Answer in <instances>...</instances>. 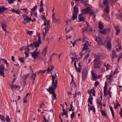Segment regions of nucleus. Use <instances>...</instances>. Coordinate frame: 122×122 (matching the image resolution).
I'll return each instance as SVG.
<instances>
[{
  "instance_id": "1",
  "label": "nucleus",
  "mask_w": 122,
  "mask_h": 122,
  "mask_svg": "<svg viewBox=\"0 0 122 122\" xmlns=\"http://www.w3.org/2000/svg\"><path fill=\"white\" fill-rule=\"evenodd\" d=\"M56 75V74L55 76L52 75V82L51 87L50 86L48 89H47V90L49 89L50 90H55L57 88V78L55 77Z\"/></svg>"
},
{
  "instance_id": "2",
  "label": "nucleus",
  "mask_w": 122,
  "mask_h": 122,
  "mask_svg": "<svg viewBox=\"0 0 122 122\" xmlns=\"http://www.w3.org/2000/svg\"><path fill=\"white\" fill-rule=\"evenodd\" d=\"M94 64L93 66L94 68H97L100 67L101 65V61L98 58H95L93 60Z\"/></svg>"
},
{
  "instance_id": "3",
  "label": "nucleus",
  "mask_w": 122,
  "mask_h": 122,
  "mask_svg": "<svg viewBox=\"0 0 122 122\" xmlns=\"http://www.w3.org/2000/svg\"><path fill=\"white\" fill-rule=\"evenodd\" d=\"M111 39L110 37H108L107 39L106 48L109 50H110L112 49V45L111 42Z\"/></svg>"
},
{
  "instance_id": "4",
  "label": "nucleus",
  "mask_w": 122,
  "mask_h": 122,
  "mask_svg": "<svg viewBox=\"0 0 122 122\" xmlns=\"http://www.w3.org/2000/svg\"><path fill=\"white\" fill-rule=\"evenodd\" d=\"M95 40L97 41L98 44H100L102 46H103L104 45L102 40L101 38L99 36H96V38L95 39Z\"/></svg>"
},
{
  "instance_id": "5",
  "label": "nucleus",
  "mask_w": 122,
  "mask_h": 122,
  "mask_svg": "<svg viewBox=\"0 0 122 122\" xmlns=\"http://www.w3.org/2000/svg\"><path fill=\"white\" fill-rule=\"evenodd\" d=\"M87 92L88 93L89 95H90L88 99V102H89L90 104L92 105V101L93 100V98L92 97V96H91L92 91L91 90L90 91L89 90H88L87 91Z\"/></svg>"
},
{
  "instance_id": "6",
  "label": "nucleus",
  "mask_w": 122,
  "mask_h": 122,
  "mask_svg": "<svg viewBox=\"0 0 122 122\" xmlns=\"http://www.w3.org/2000/svg\"><path fill=\"white\" fill-rule=\"evenodd\" d=\"M52 95V97L54 100H56V99L57 97L56 95L55 92V90H50L49 89L47 90Z\"/></svg>"
},
{
  "instance_id": "7",
  "label": "nucleus",
  "mask_w": 122,
  "mask_h": 122,
  "mask_svg": "<svg viewBox=\"0 0 122 122\" xmlns=\"http://www.w3.org/2000/svg\"><path fill=\"white\" fill-rule=\"evenodd\" d=\"M82 79L83 80H85L86 78L87 75V71L86 70H84L82 72Z\"/></svg>"
},
{
  "instance_id": "8",
  "label": "nucleus",
  "mask_w": 122,
  "mask_h": 122,
  "mask_svg": "<svg viewBox=\"0 0 122 122\" xmlns=\"http://www.w3.org/2000/svg\"><path fill=\"white\" fill-rule=\"evenodd\" d=\"M5 71V68L4 65H1L0 66V74L1 76H4Z\"/></svg>"
},
{
  "instance_id": "9",
  "label": "nucleus",
  "mask_w": 122,
  "mask_h": 122,
  "mask_svg": "<svg viewBox=\"0 0 122 122\" xmlns=\"http://www.w3.org/2000/svg\"><path fill=\"white\" fill-rule=\"evenodd\" d=\"M91 10V8L90 7H87L85 9H82L81 10V11L82 12L84 13L87 14L88 13L89 11Z\"/></svg>"
},
{
  "instance_id": "10",
  "label": "nucleus",
  "mask_w": 122,
  "mask_h": 122,
  "mask_svg": "<svg viewBox=\"0 0 122 122\" xmlns=\"http://www.w3.org/2000/svg\"><path fill=\"white\" fill-rule=\"evenodd\" d=\"M30 20H31V18L26 16L24 19L23 22L24 24H26L29 21H30Z\"/></svg>"
},
{
  "instance_id": "11",
  "label": "nucleus",
  "mask_w": 122,
  "mask_h": 122,
  "mask_svg": "<svg viewBox=\"0 0 122 122\" xmlns=\"http://www.w3.org/2000/svg\"><path fill=\"white\" fill-rule=\"evenodd\" d=\"M1 26L2 30H6V24L5 21H3L1 23Z\"/></svg>"
},
{
  "instance_id": "12",
  "label": "nucleus",
  "mask_w": 122,
  "mask_h": 122,
  "mask_svg": "<svg viewBox=\"0 0 122 122\" xmlns=\"http://www.w3.org/2000/svg\"><path fill=\"white\" fill-rule=\"evenodd\" d=\"M77 14L73 13L72 18L69 20V21L71 22V20H74L77 18Z\"/></svg>"
},
{
  "instance_id": "13",
  "label": "nucleus",
  "mask_w": 122,
  "mask_h": 122,
  "mask_svg": "<svg viewBox=\"0 0 122 122\" xmlns=\"http://www.w3.org/2000/svg\"><path fill=\"white\" fill-rule=\"evenodd\" d=\"M30 53L31 54L32 56L34 59H35L36 57L38 56L37 54L36 53V52L35 51H34L32 52H31Z\"/></svg>"
},
{
  "instance_id": "14",
  "label": "nucleus",
  "mask_w": 122,
  "mask_h": 122,
  "mask_svg": "<svg viewBox=\"0 0 122 122\" xmlns=\"http://www.w3.org/2000/svg\"><path fill=\"white\" fill-rule=\"evenodd\" d=\"M8 10V8L3 7L2 6H0V14H2L5 10Z\"/></svg>"
},
{
  "instance_id": "15",
  "label": "nucleus",
  "mask_w": 122,
  "mask_h": 122,
  "mask_svg": "<svg viewBox=\"0 0 122 122\" xmlns=\"http://www.w3.org/2000/svg\"><path fill=\"white\" fill-rule=\"evenodd\" d=\"M92 76L93 80L95 81L97 79V74L93 72H92Z\"/></svg>"
},
{
  "instance_id": "16",
  "label": "nucleus",
  "mask_w": 122,
  "mask_h": 122,
  "mask_svg": "<svg viewBox=\"0 0 122 122\" xmlns=\"http://www.w3.org/2000/svg\"><path fill=\"white\" fill-rule=\"evenodd\" d=\"M118 27L119 26L118 25L117 26H116L114 27V28L116 30V35H118V33L121 31V30L118 29Z\"/></svg>"
},
{
  "instance_id": "17",
  "label": "nucleus",
  "mask_w": 122,
  "mask_h": 122,
  "mask_svg": "<svg viewBox=\"0 0 122 122\" xmlns=\"http://www.w3.org/2000/svg\"><path fill=\"white\" fill-rule=\"evenodd\" d=\"M36 76V73H35L33 74V75L31 76V83L33 85L34 82V81L35 79V77Z\"/></svg>"
},
{
  "instance_id": "18",
  "label": "nucleus",
  "mask_w": 122,
  "mask_h": 122,
  "mask_svg": "<svg viewBox=\"0 0 122 122\" xmlns=\"http://www.w3.org/2000/svg\"><path fill=\"white\" fill-rule=\"evenodd\" d=\"M79 12L78 8L76 6H74L73 8V13L77 14Z\"/></svg>"
},
{
  "instance_id": "19",
  "label": "nucleus",
  "mask_w": 122,
  "mask_h": 122,
  "mask_svg": "<svg viewBox=\"0 0 122 122\" xmlns=\"http://www.w3.org/2000/svg\"><path fill=\"white\" fill-rule=\"evenodd\" d=\"M113 76L112 74H110L109 76V77L107 78V80H108V82L111 83L113 80Z\"/></svg>"
},
{
  "instance_id": "20",
  "label": "nucleus",
  "mask_w": 122,
  "mask_h": 122,
  "mask_svg": "<svg viewBox=\"0 0 122 122\" xmlns=\"http://www.w3.org/2000/svg\"><path fill=\"white\" fill-rule=\"evenodd\" d=\"M37 5H35L31 9L30 14H31V16L33 15V11H35L36 9L37 8Z\"/></svg>"
},
{
  "instance_id": "21",
  "label": "nucleus",
  "mask_w": 122,
  "mask_h": 122,
  "mask_svg": "<svg viewBox=\"0 0 122 122\" xmlns=\"http://www.w3.org/2000/svg\"><path fill=\"white\" fill-rule=\"evenodd\" d=\"M11 11L13 12H14L18 14H19L21 12L18 9L17 10H16L14 9H13L11 10Z\"/></svg>"
},
{
  "instance_id": "22",
  "label": "nucleus",
  "mask_w": 122,
  "mask_h": 122,
  "mask_svg": "<svg viewBox=\"0 0 122 122\" xmlns=\"http://www.w3.org/2000/svg\"><path fill=\"white\" fill-rule=\"evenodd\" d=\"M106 8L105 9V11L107 13H109L110 11V7L108 5H106Z\"/></svg>"
},
{
  "instance_id": "23",
  "label": "nucleus",
  "mask_w": 122,
  "mask_h": 122,
  "mask_svg": "<svg viewBox=\"0 0 122 122\" xmlns=\"http://www.w3.org/2000/svg\"><path fill=\"white\" fill-rule=\"evenodd\" d=\"M18 86L16 85L12 84L10 85V88L12 89L13 88L14 89L16 90L18 88Z\"/></svg>"
},
{
  "instance_id": "24",
  "label": "nucleus",
  "mask_w": 122,
  "mask_h": 122,
  "mask_svg": "<svg viewBox=\"0 0 122 122\" xmlns=\"http://www.w3.org/2000/svg\"><path fill=\"white\" fill-rule=\"evenodd\" d=\"M109 3V2L108 0H103V3L104 5H108Z\"/></svg>"
},
{
  "instance_id": "25",
  "label": "nucleus",
  "mask_w": 122,
  "mask_h": 122,
  "mask_svg": "<svg viewBox=\"0 0 122 122\" xmlns=\"http://www.w3.org/2000/svg\"><path fill=\"white\" fill-rule=\"evenodd\" d=\"M33 46L35 47H37L40 46V45L37 42H35L34 41L33 42Z\"/></svg>"
},
{
  "instance_id": "26",
  "label": "nucleus",
  "mask_w": 122,
  "mask_h": 122,
  "mask_svg": "<svg viewBox=\"0 0 122 122\" xmlns=\"http://www.w3.org/2000/svg\"><path fill=\"white\" fill-rule=\"evenodd\" d=\"M88 47L87 46V44L86 43H85L84 45V47L82 49V51L85 50H88Z\"/></svg>"
},
{
  "instance_id": "27",
  "label": "nucleus",
  "mask_w": 122,
  "mask_h": 122,
  "mask_svg": "<svg viewBox=\"0 0 122 122\" xmlns=\"http://www.w3.org/2000/svg\"><path fill=\"white\" fill-rule=\"evenodd\" d=\"M98 28L100 30H102L103 29L104 26L100 22H99L98 24Z\"/></svg>"
},
{
  "instance_id": "28",
  "label": "nucleus",
  "mask_w": 122,
  "mask_h": 122,
  "mask_svg": "<svg viewBox=\"0 0 122 122\" xmlns=\"http://www.w3.org/2000/svg\"><path fill=\"white\" fill-rule=\"evenodd\" d=\"M29 73H28L27 74H25L24 75V77H23V78H24V80H26V79L28 78V77L29 76Z\"/></svg>"
},
{
  "instance_id": "29",
  "label": "nucleus",
  "mask_w": 122,
  "mask_h": 122,
  "mask_svg": "<svg viewBox=\"0 0 122 122\" xmlns=\"http://www.w3.org/2000/svg\"><path fill=\"white\" fill-rule=\"evenodd\" d=\"M0 119L2 121H3L4 122H5V117L2 115H0Z\"/></svg>"
},
{
  "instance_id": "30",
  "label": "nucleus",
  "mask_w": 122,
  "mask_h": 122,
  "mask_svg": "<svg viewBox=\"0 0 122 122\" xmlns=\"http://www.w3.org/2000/svg\"><path fill=\"white\" fill-rule=\"evenodd\" d=\"M79 22H81L84 21V18L83 16L78 17Z\"/></svg>"
},
{
  "instance_id": "31",
  "label": "nucleus",
  "mask_w": 122,
  "mask_h": 122,
  "mask_svg": "<svg viewBox=\"0 0 122 122\" xmlns=\"http://www.w3.org/2000/svg\"><path fill=\"white\" fill-rule=\"evenodd\" d=\"M55 23H59L60 22V20L59 19H55L53 21Z\"/></svg>"
},
{
  "instance_id": "32",
  "label": "nucleus",
  "mask_w": 122,
  "mask_h": 122,
  "mask_svg": "<svg viewBox=\"0 0 122 122\" xmlns=\"http://www.w3.org/2000/svg\"><path fill=\"white\" fill-rule=\"evenodd\" d=\"M100 111L101 112L102 115L103 116H105V117H106L107 115L106 112L104 111L103 110H101Z\"/></svg>"
},
{
  "instance_id": "33",
  "label": "nucleus",
  "mask_w": 122,
  "mask_h": 122,
  "mask_svg": "<svg viewBox=\"0 0 122 122\" xmlns=\"http://www.w3.org/2000/svg\"><path fill=\"white\" fill-rule=\"evenodd\" d=\"M104 66L106 67L107 70L108 69V68H109L111 67V66L109 64H107L106 63H104Z\"/></svg>"
},
{
  "instance_id": "34",
  "label": "nucleus",
  "mask_w": 122,
  "mask_h": 122,
  "mask_svg": "<svg viewBox=\"0 0 122 122\" xmlns=\"http://www.w3.org/2000/svg\"><path fill=\"white\" fill-rule=\"evenodd\" d=\"M97 102L98 104L100 105L101 107L102 108V101L101 100H100L99 99H97Z\"/></svg>"
},
{
  "instance_id": "35",
  "label": "nucleus",
  "mask_w": 122,
  "mask_h": 122,
  "mask_svg": "<svg viewBox=\"0 0 122 122\" xmlns=\"http://www.w3.org/2000/svg\"><path fill=\"white\" fill-rule=\"evenodd\" d=\"M105 34H106L110 32V30L111 29L110 28H106L105 29Z\"/></svg>"
},
{
  "instance_id": "36",
  "label": "nucleus",
  "mask_w": 122,
  "mask_h": 122,
  "mask_svg": "<svg viewBox=\"0 0 122 122\" xmlns=\"http://www.w3.org/2000/svg\"><path fill=\"white\" fill-rule=\"evenodd\" d=\"M5 120L7 122H10V119L9 116H8L7 115H6Z\"/></svg>"
},
{
  "instance_id": "37",
  "label": "nucleus",
  "mask_w": 122,
  "mask_h": 122,
  "mask_svg": "<svg viewBox=\"0 0 122 122\" xmlns=\"http://www.w3.org/2000/svg\"><path fill=\"white\" fill-rule=\"evenodd\" d=\"M90 55V54L89 53H87V55L84 56L83 60H87V58H88V57H89Z\"/></svg>"
},
{
  "instance_id": "38",
  "label": "nucleus",
  "mask_w": 122,
  "mask_h": 122,
  "mask_svg": "<svg viewBox=\"0 0 122 122\" xmlns=\"http://www.w3.org/2000/svg\"><path fill=\"white\" fill-rule=\"evenodd\" d=\"M91 90L92 91H92H93V96H95V90L94 89V87H93L92 89H91Z\"/></svg>"
},
{
  "instance_id": "39",
  "label": "nucleus",
  "mask_w": 122,
  "mask_h": 122,
  "mask_svg": "<svg viewBox=\"0 0 122 122\" xmlns=\"http://www.w3.org/2000/svg\"><path fill=\"white\" fill-rule=\"evenodd\" d=\"M91 90L92 91H92H93V96H95V90L94 89V87H93L92 89H91Z\"/></svg>"
},
{
  "instance_id": "40",
  "label": "nucleus",
  "mask_w": 122,
  "mask_h": 122,
  "mask_svg": "<svg viewBox=\"0 0 122 122\" xmlns=\"http://www.w3.org/2000/svg\"><path fill=\"white\" fill-rule=\"evenodd\" d=\"M112 55L114 56V57H117V54L116 53V51L114 50L112 51Z\"/></svg>"
},
{
  "instance_id": "41",
  "label": "nucleus",
  "mask_w": 122,
  "mask_h": 122,
  "mask_svg": "<svg viewBox=\"0 0 122 122\" xmlns=\"http://www.w3.org/2000/svg\"><path fill=\"white\" fill-rule=\"evenodd\" d=\"M19 60L22 63H23L24 62V58L21 57L20 58L19 57H18Z\"/></svg>"
},
{
  "instance_id": "42",
  "label": "nucleus",
  "mask_w": 122,
  "mask_h": 122,
  "mask_svg": "<svg viewBox=\"0 0 122 122\" xmlns=\"http://www.w3.org/2000/svg\"><path fill=\"white\" fill-rule=\"evenodd\" d=\"M75 115L74 112L73 111L72 112V113L71 114V118L72 120L73 118V117H74Z\"/></svg>"
},
{
  "instance_id": "43",
  "label": "nucleus",
  "mask_w": 122,
  "mask_h": 122,
  "mask_svg": "<svg viewBox=\"0 0 122 122\" xmlns=\"http://www.w3.org/2000/svg\"><path fill=\"white\" fill-rule=\"evenodd\" d=\"M43 118L44 120V122H49V120H48V119H46L45 116H43Z\"/></svg>"
},
{
  "instance_id": "44",
  "label": "nucleus",
  "mask_w": 122,
  "mask_h": 122,
  "mask_svg": "<svg viewBox=\"0 0 122 122\" xmlns=\"http://www.w3.org/2000/svg\"><path fill=\"white\" fill-rule=\"evenodd\" d=\"M99 32L102 34H105V29H103V30H100Z\"/></svg>"
},
{
  "instance_id": "45",
  "label": "nucleus",
  "mask_w": 122,
  "mask_h": 122,
  "mask_svg": "<svg viewBox=\"0 0 122 122\" xmlns=\"http://www.w3.org/2000/svg\"><path fill=\"white\" fill-rule=\"evenodd\" d=\"M122 58V55L121 54L119 56L118 59L117 60V61L118 62L120 60V59Z\"/></svg>"
},
{
  "instance_id": "46",
  "label": "nucleus",
  "mask_w": 122,
  "mask_h": 122,
  "mask_svg": "<svg viewBox=\"0 0 122 122\" xmlns=\"http://www.w3.org/2000/svg\"><path fill=\"white\" fill-rule=\"evenodd\" d=\"M99 82L97 81H96L94 83L95 86L96 87H97L99 85Z\"/></svg>"
},
{
  "instance_id": "47",
  "label": "nucleus",
  "mask_w": 122,
  "mask_h": 122,
  "mask_svg": "<svg viewBox=\"0 0 122 122\" xmlns=\"http://www.w3.org/2000/svg\"><path fill=\"white\" fill-rule=\"evenodd\" d=\"M107 85L106 84V83L104 88L103 91H107Z\"/></svg>"
},
{
  "instance_id": "48",
  "label": "nucleus",
  "mask_w": 122,
  "mask_h": 122,
  "mask_svg": "<svg viewBox=\"0 0 122 122\" xmlns=\"http://www.w3.org/2000/svg\"><path fill=\"white\" fill-rule=\"evenodd\" d=\"M72 103H73V102H71V108H72V111L73 112L74 110V108L73 107V106L72 105Z\"/></svg>"
},
{
  "instance_id": "49",
  "label": "nucleus",
  "mask_w": 122,
  "mask_h": 122,
  "mask_svg": "<svg viewBox=\"0 0 122 122\" xmlns=\"http://www.w3.org/2000/svg\"><path fill=\"white\" fill-rule=\"evenodd\" d=\"M55 13H53L52 15V21H53L55 19Z\"/></svg>"
},
{
  "instance_id": "50",
  "label": "nucleus",
  "mask_w": 122,
  "mask_h": 122,
  "mask_svg": "<svg viewBox=\"0 0 122 122\" xmlns=\"http://www.w3.org/2000/svg\"><path fill=\"white\" fill-rule=\"evenodd\" d=\"M27 34L29 35H31L33 34V31H29L27 32Z\"/></svg>"
},
{
  "instance_id": "51",
  "label": "nucleus",
  "mask_w": 122,
  "mask_h": 122,
  "mask_svg": "<svg viewBox=\"0 0 122 122\" xmlns=\"http://www.w3.org/2000/svg\"><path fill=\"white\" fill-rule=\"evenodd\" d=\"M94 11H92V10L91 9L89 11V12L88 13L90 14H94Z\"/></svg>"
},
{
  "instance_id": "52",
  "label": "nucleus",
  "mask_w": 122,
  "mask_h": 122,
  "mask_svg": "<svg viewBox=\"0 0 122 122\" xmlns=\"http://www.w3.org/2000/svg\"><path fill=\"white\" fill-rule=\"evenodd\" d=\"M14 0H9L8 2V3L10 4H11L12 3H14Z\"/></svg>"
},
{
  "instance_id": "53",
  "label": "nucleus",
  "mask_w": 122,
  "mask_h": 122,
  "mask_svg": "<svg viewBox=\"0 0 122 122\" xmlns=\"http://www.w3.org/2000/svg\"><path fill=\"white\" fill-rule=\"evenodd\" d=\"M117 43V46H116V47H119V49L120 50L121 49V47L120 46V44L119 43Z\"/></svg>"
},
{
  "instance_id": "54",
  "label": "nucleus",
  "mask_w": 122,
  "mask_h": 122,
  "mask_svg": "<svg viewBox=\"0 0 122 122\" xmlns=\"http://www.w3.org/2000/svg\"><path fill=\"white\" fill-rule=\"evenodd\" d=\"M44 11V9L43 8V7H41L39 10V11L40 12H42L43 11Z\"/></svg>"
},
{
  "instance_id": "55",
  "label": "nucleus",
  "mask_w": 122,
  "mask_h": 122,
  "mask_svg": "<svg viewBox=\"0 0 122 122\" xmlns=\"http://www.w3.org/2000/svg\"><path fill=\"white\" fill-rule=\"evenodd\" d=\"M111 113L112 116V117L113 118H114L115 116H114V112L113 110L112 111H111Z\"/></svg>"
},
{
  "instance_id": "56",
  "label": "nucleus",
  "mask_w": 122,
  "mask_h": 122,
  "mask_svg": "<svg viewBox=\"0 0 122 122\" xmlns=\"http://www.w3.org/2000/svg\"><path fill=\"white\" fill-rule=\"evenodd\" d=\"M119 114L120 115L122 119V108H120V110L119 112Z\"/></svg>"
},
{
  "instance_id": "57",
  "label": "nucleus",
  "mask_w": 122,
  "mask_h": 122,
  "mask_svg": "<svg viewBox=\"0 0 122 122\" xmlns=\"http://www.w3.org/2000/svg\"><path fill=\"white\" fill-rule=\"evenodd\" d=\"M77 71L79 73L81 72V70L80 69V67H79L78 68H77L76 69Z\"/></svg>"
},
{
  "instance_id": "58",
  "label": "nucleus",
  "mask_w": 122,
  "mask_h": 122,
  "mask_svg": "<svg viewBox=\"0 0 122 122\" xmlns=\"http://www.w3.org/2000/svg\"><path fill=\"white\" fill-rule=\"evenodd\" d=\"M82 31H83V32H85V31H87V28L86 27H85L84 28H83L82 29Z\"/></svg>"
},
{
  "instance_id": "59",
  "label": "nucleus",
  "mask_w": 122,
  "mask_h": 122,
  "mask_svg": "<svg viewBox=\"0 0 122 122\" xmlns=\"http://www.w3.org/2000/svg\"><path fill=\"white\" fill-rule=\"evenodd\" d=\"M44 4L43 3V2L42 0H41L40 2V7H43V5Z\"/></svg>"
},
{
  "instance_id": "60",
  "label": "nucleus",
  "mask_w": 122,
  "mask_h": 122,
  "mask_svg": "<svg viewBox=\"0 0 122 122\" xmlns=\"http://www.w3.org/2000/svg\"><path fill=\"white\" fill-rule=\"evenodd\" d=\"M24 53L25 55V57H27L29 56V54L28 52H25Z\"/></svg>"
},
{
  "instance_id": "61",
  "label": "nucleus",
  "mask_w": 122,
  "mask_h": 122,
  "mask_svg": "<svg viewBox=\"0 0 122 122\" xmlns=\"http://www.w3.org/2000/svg\"><path fill=\"white\" fill-rule=\"evenodd\" d=\"M119 72L118 70L117 69H116L114 71V74H115Z\"/></svg>"
},
{
  "instance_id": "62",
  "label": "nucleus",
  "mask_w": 122,
  "mask_h": 122,
  "mask_svg": "<svg viewBox=\"0 0 122 122\" xmlns=\"http://www.w3.org/2000/svg\"><path fill=\"white\" fill-rule=\"evenodd\" d=\"M42 19L44 20L45 21L46 20V18L44 15H43L42 17Z\"/></svg>"
},
{
  "instance_id": "63",
  "label": "nucleus",
  "mask_w": 122,
  "mask_h": 122,
  "mask_svg": "<svg viewBox=\"0 0 122 122\" xmlns=\"http://www.w3.org/2000/svg\"><path fill=\"white\" fill-rule=\"evenodd\" d=\"M51 27L50 25H47L46 26V27L45 28H46L48 29V30H49Z\"/></svg>"
},
{
  "instance_id": "64",
  "label": "nucleus",
  "mask_w": 122,
  "mask_h": 122,
  "mask_svg": "<svg viewBox=\"0 0 122 122\" xmlns=\"http://www.w3.org/2000/svg\"><path fill=\"white\" fill-rule=\"evenodd\" d=\"M76 61H74V65L76 69L77 67L76 66Z\"/></svg>"
}]
</instances>
